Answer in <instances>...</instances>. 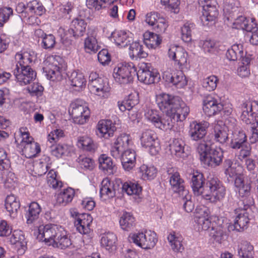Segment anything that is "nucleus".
<instances>
[{"label":"nucleus","instance_id":"obj_1","mask_svg":"<svg viewBox=\"0 0 258 258\" xmlns=\"http://www.w3.org/2000/svg\"><path fill=\"white\" fill-rule=\"evenodd\" d=\"M191 180V186L196 196H200L211 203L219 201L225 197V187L216 177H209L204 185L203 174L198 170H194Z\"/></svg>","mask_w":258,"mask_h":258},{"label":"nucleus","instance_id":"obj_2","mask_svg":"<svg viewBox=\"0 0 258 258\" xmlns=\"http://www.w3.org/2000/svg\"><path fill=\"white\" fill-rule=\"evenodd\" d=\"M156 102L160 109L166 113L165 116L171 119L174 124L176 122L184 120L190 111L179 97L165 93L156 95Z\"/></svg>","mask_w":258,"mask_h":258},{"label":"nucleus","instance_id":"obj_3","mask_svg":"<svg viewBox=\"0 0 258 258\" xmlns=\"http://www.w3.org/2000/svg\"><path fill=\"white\" fill-rule=\"evenodd\" d=\"M15 139L17 147L26 158L34 157L40 153L41 149L39 144L33 141L27 127H21L15 133Z\"/></svg>","mask_w":258,"mask_h":258},{"label":"nucleus","instance_id":"obj_4","mask_svg":"<svg viewBox=\"0 0 258 258\" xmlns=\"http://www.w3.org/2000/svg\"><path fill=\"white\" fill-rule=\"evenodd\" d=\"M226 169L225 173L230 178L235 177L234 184L236 191H238L240 196L242 198L247 197L250 194V186L245 182L242 176L240 175L242 167L236 162H233L230 159L225 161Z\"/></svg>","mask_w":258,"mask_h":258},{"label":"nucleus","instance_id":"obj_5","mask_svg":"<svg viewBox=\"0 0 258 258\" xmlns=\"http://www.w3.org/2000/svg\"><path fill=\"white\" fill-rule=\"evenodd\" d=\"M197 151L201 162L205 165L215 167L222 162L223 152L220 148H211L208 143L203 141L199 144Z\"/></svg>","mask_w":258,"mask_h":258},{"label":"nucleus","instance_id":"obj_6","mask_svg":"<svg viewBox=\"0 0 258 258\" xmlns=\"http://www.w3.org/2000/svg\"><path fill=\"white\" fill-rule=\"evenodd\" d=\"M128 240L142 249H151L155 246L158 238L154 231L146 230L130 233Z\"/></svg>","mask_w":258,"mask_h":258},{"label":"nucleus","instance_id":"obj_7","mask_svg":"<svg viewBox=\"0 0 258 258\" xmlns=\"http://www.w3.org/2000/svg\"><path fill=\"white\" fill-rule=\"evenodd\" d=\"M61 61V58L56 55L48 56L44 60L43 70L48 79L52 81L61 80L64 72Z\"/></svg>","mask_w":258,"mask_h":258},{"label":"nucleus","instance_id":"obj_8","mask_svg":"<svg viewBox=\"0 0 258 258\" xmlns=\"http://www.w3.org/2000/svg\"><path fill=\"white\" fill-rule=\"evenodd\" d=\"M136 75V68L131 62L119 63L113 69V78L120 84L130 83Z\"/></svg>","mask_w":258,"mask_h":258},{"label":"nucleus","instance_id":"obj_9","mask_svg":"<svg viewBox=\"0 0 258 258\" xmlns=\"http://www.w3.org/2000/svg\"><path fill=\"white\" fill-rule=\"evenodd\" d=\"M199 5L203 8L201 17L203 25L209 26L215 23L219 12L216 0H199Z\"/></svg>","mask_w":258,"mask_h":258},{"label":"nucleus","instance_id":"obj_10","mask_svg":"<svg viewBox=\"0 0 258 258\" xmlns=\"http://www.w3.org/2000/svg\"><path fill=\"white\" fill-rule=\"evenodd\" d=\"M144 116L147 121L156 127L163 131L170 130L174 126L171 119L165 115L161 117L156 110L147 109L145 111Z\"/></svg>","mask_w":258,"mask_h":258},{"label":"nucleus","instance_id":"obj_11","mask_svg":"<svg viewBox=\"0 0 258 258\" xmlns=\"http://www.w3.org/2000/svg\"><path fill=\"white\" fill-rule=\"evenodd\" d=\"M240 119L243 123L250 124L258 118V103L255 101H246L238 107Z\"/></svg>","mask_w":258,"mask_h":258},{"label":"nucleus","instance_id":"obj_12","mask_svg":"<svg viewBox=\"0 0 258 258\" xmlns=\"http://www.w3.org/2000/svg\"><path fill=\"white\" fill-rule=\"evenodd\" d=\"M69 112L72 115L74 122L79 124L85 123L90 116V110L88 106L80 101L72 103Z\"/></svg>","mask_w":258,"mask_h":258},{"label":"nucleus","instance_id":"obj_13","mask_svg":"<svg viewBox=\"0 0 258 258\" xmlns=\"http://www.w3.org/2000/svg\"><path fill=\"white\" fill-rule=\"evenodd\" d=\"M133 142L128 135L121 134L116 138L110 149L111 155L115 159H119L128 148L132 147Z\"/></svg>","mask_w":258,"mask_h":258},{"label":"nucleus","instance_id":"obj_14","mask_svg":"<svg viewBox=\"0 0 258 258\" xmlns=\"http://www.w3.org/2000/svg\"><path fill=\"white\" fill-rule=\"evenodd\" d=\"M60 227L54 224L40 225L37 229V238L48 245H52Z\"/></svg>","mask_w":258,"mask_h":258},{"label":"nucleus","instance_id":"obj_15","mask_svg":"<svg viewBox=\"0 0 258 258\" xmlns=\"http://www.w3.org/2000/svg\"><path fill=\"white\" fill-rule=\"evenodd\" d=\"M141 144L143 147L148 149L152 155H156L160 150L159 142L156 133L152 130L143 131L140 135Z\"/></svg>","mask_w":258,"mask_h":258},{"label":"nucleus","instance_id":"obj_16","mask_svg":"<svg viewBox=\"0 0 258 258\" xmlns=\"http://www.w3.org/2000/svg\"><path fill=\"white\" fill-rule=\"evenodd\" d=\"M162 78L166 82L177 88H182L187 84V80L182 71H173L168 68L162 72Z\"/></svg>","mask_w":258,"mask_h":258},{"label":"nucleus","instance_id":"obj_17","mask_svg":"<svg viewBox=\"0 0 258 258\" xmlns=\"http://www.w3.org/2000/svg\"><path fill=\"white\" fill-rule=\"evenodd\" d=\"M248 198V203L244 205V209L237 211V216L234 220V224L229 225L228 229L229 230H236L237 231H241L247 228L249 223L248 215L246 209L253 203V200L251 197H247Z\"/></svg>","mask_w":258,"mask_h":258},{"label":"nucleus","instance_id":"obj_18","mask_svg":"<svg viewBox=\"0 0 258 258\" xmlns=\"http://www.w3.org/2000/svg\"><path fill=\"white\" fill-rule=\"evenodd\" d=\"M138 80L146 85H150L155 82L160 78L159 74L157 72L150 70L149 64L143 63L141 64L139 70L136 71Z\"/></svg>","mask_w":258,"mask_h":258},{"label":"nucleus","instance_id":"obj_19","mask_svg":"<svg viewBox=\"0 0 258 258\" xmlns=\"http://www.w3.org/2000/svg\"><path fill=\"white\" fill-rule=\"evenodd\" d=\"M36 57V53L32 50L19 51L15 56L16 67L31 68V65L35 62Z\"/></svg>","mask_w":258,"mask_h":258},{"label":"nucleus","instance_id":"obj_20","mask_svg":"<svg viewBox=\"0 0 258 258\" xmlns=\"http://www.w3.org/2000/svg\"><path fill=\"white\" fill-rule=\"evenodd\" d=\"M17 82L21 85L24 86L30 84L36 77V72L31 68H19L17 67L14 70Z\"/></svg>","mask_w":258,"mask_h":258},{"label":"nucleus","instance_id":"obj_21","mask_svg":"<svg viewBox=\"0 0 258 258\" xmlns=\"http://www.w3.org/2000/svg\"><path fill=\"white\" fill-rule=\"evenodd\" d=\"M222 108V104L212 95L205 97L203 100V110L207 116L218 114L221 112Z\"/></svg>","mask_w":258,"mask_h":258},{"label":"nucleus","instance_id":"obj_22","mask_svg":"<svg viewBox=\"0 0 258 258\" xmlns=\"http://www.w3.org/2000/svg\"><path fill=\"white\" fill-rule=\"evenodd\" d=\"M88 87L91 93L97 96L99 98L107 99L110 95L109 85L107 81L102 78L93 82Z\"/></svg>","mask_w":258,"mask_h":258},{"label":"nucleus","instance_id":"obj_23","mask_svg":"<svg viewBox=\"0 0 258 258\" xmlns=\"http://www.w3.org/2000/svg\"><path fill=\"white\" fill-rule=\"evenodd\" d=\"M209 124L206 121H193L189 126L188 134L192 140L199 141L203 139L207 134Z\"/></svg>","mask_w":258,"mask_h":258},{"label":"nucleus","instance_id":"obj_24","mask_svg":"<svg viewBox=\"0 0 258 258\" xmlns=\"http://www.w3.org/2000/svg\"><path fill=\"white\" fill-rule=\"evenodd\" d=\"M111 40L119 47H125L133 40V34L129 31L119 30L112 33Z\"/></svg>","mask_w":258,"mask_h":258},{"label":"nucleus","instance_id":"obj_25","mask_svg":"<svg viewBox=\"0 0 258 258\" xmlns=\"http://www.w3.org/2000/svg\"><path fill=\"white\" fill-rule=\"evenodd\" d=\"M214 219L216 225L212 224V228L210 234L214 241L220 243L224 239V231L223 227H224V223H227V219L223 217L219 218L218 217H215Z\"/></svg>","mask_w":258,"mask_h":258},{"label":"nucleus","instance_id":"obj_26","mask_svg":"<svg viewBox=\"0 0 258 258\" xmlns=\"http://www.w3.org/2000/svg\"><path fill=\"white\" fill-rule=\"evenodd\" d=\"M116 188L113 181L108 178L103 179L100 187V197L101 200L105 201L115 197Z\"/></svg>","mask_w":258,"mask_h":258},{"label":"nucleus","instance_id":"obj_27","mask_svg":"<svg viewBox=\"0 0 258 258\" xmlns=\"http://www.w3.org/2000/svg\"><path fill=\"white\" fill-rule=\"evenodd\" d=\"M115 130L112 121L108 119H102L97 125V134L100 138L108 139L113 136Z\"/></svg>","mask_w":258,"mask_h":258},{"label":"nucleus","instance_id":"obj_28","mask_svg":"<svg viewBox=\"0 0 258 258\" xmlns=\"http://www.w3.org/2000/svg\"><path fill=\"white\" fill-rule=\"evenodd\" d=\"M136 153L132 147L128 148L125 150L119 159L121 160L123 169L126 171H130L135 167L136 164Z\"/></svg>","mask_w":258,"mask_h":258},{"label":"nucleus","instance_id":"obj_29","mask_svg":"<svg viewBox=\"0 0 258 258\" xmlns=\"http://www.w3.org/2000/svg\"><path fill=\"white\" fill-rule=\"evenodd\" d=\"M92 221L93 218L90 214L86 213L79 214L75 222L77 231L82 234L89 233Z\"/></svg>","mask_w":258,"mask_h":258},{"label":"nucleus","instance_id":"obj_30","mask_svg":"<svg viewBox=\"0 0 258 258\" xmlns=\"http://www.w3.org/2000/svg\"><path fill=\"white\" fill-rule=\"evenodd\" d=\"M98 29L93 27L89 29L88 36L84 40V48L87 52H96L99 46L97 40Z\"/></svg>","mask_w":258,"mask_h":258},{"label":"nucleus","instance_id":"obj_31","mask_svg":"<svg viewBox=\"0 0 258 258\" xmlns=\"http://www.w3.org/2000/svg\"><path fill=\"white\" fill-rule=\"evenodd\" d=\"M122 191L134 198H140L142 194V186L135 180H127L122 183Z\"/></svg>","mask_w":258,"mask_h":258},{"label":"nucleus","instance_id":"obj_32","mask_svg":"<svg viewBox=\"0 0 258 258\" xmlns=\"http://www.w3.org/2000/svg\"><path fill=\"white\" fill-rule=\"evenodd\" d=\"M185 143L180 139H173L170 140L169 144V150L172 155L177 158L184 159L187 154L184 151Z\"/></svg>","mask_w":258,"mask_h":258},{"label":"nucleus","instance_id":"obj_33","mask_svg":"<svg viewBox=\"0 0 258 258\" xmlns=\"http://www.w3.org/2000/svg\"><path fill=\"white\" fill-rule=\"evenodd\" d=\"M117 237L116 235L110 232L103 233L100 240L101 246L109 253L115 251L117 247Z\"/></svg>","mask_w":258,"mask_h":258},{"label":"nucleus","instance_id":"obj_34","mask_svg":"<svg viewBox=\"0 0 258 258\" xmlns=\"http://www.w3.org/2000/svg\"><path fill=\"white\" fill-rule=\"evenodd\" d=\"M54 241L52 246L60 249H66L72 245L69 233L62 226L59 227Z\"/></svg>","mask_w":258,"mask_h":258},{"label":"nucleus","instance_id":"obj_35","mask_svg":"<svg viewBox=\"0 0 258 258\" xmlns=\"http://www.w3.org/2000/svg\"><path fill=\"white\" fill-rule=\"evenodd\" d=\"M70 27V28L68 29V33L70 34L71 36L77 38L84 35L86 31L87 23L84 20L77 18L72 21Z\"/></svg>","mask_w":258,"mask_h":258},{"label":"nucleus","instance_id":"obj_36","mask_svg":"<svg viewBox=\"0 0 258 258\" xmlns=\"http://www.w3.org/2000/svg\"><path fill=\"white\" fill-rule=\"evenodd\" d=\"M71 85L76 91H80L85 88L87 84L86 79L84 74L79 71L73 72L69 77Z\"/></svg>","mask_w":258,"mask_h":258},{"label":"nucleus","instance_id":"obj_37","mask_svg":"<svg viewBox=\"0 0 258 258\" xmlns=\"http://www.w3.org/2000/svg\"><path fill=\"white\" fill-rule=\"evenodd\" d=\"M182 236L179 233L175 232H170L168 236L167 240L171 249L175 252H182L184 250L182 244Z\"/></svg>","mask_w":258,"mask_h":258},{"label":"nucleus","instance_id":"obj_38","mask_svg":"<svg viewBox=\"0 0 258 258\" xmlns=\"http://www.w3.org/2000/svg\"><path fill=\"white\" fill-rule=\"evenodd\" d=\"M157 173V168L152 165L143 164L138 169V174L143 180H151L155 178Z\"/></svg>","mask_w":258,"mask_h":258},{"label":"nucleus","instance_id":"obj_39","mask_svg":"<svg viewBox=\"0 0 258 258\" xmlns=\"http://www.w3.org/2000/svg\"><path fill=\"white\" fill-rule=\"evenodd\" d=\"M75 196L74 189L71 187L64 189L56 195V204L59 206H66L72 202Z\"/></svg>","mask_w":258,"mask_h":258},{"label":"nucleus","instance_id":"obj_40","mask_svg":"<svg viewBox=\"0 0 258 258\" xmlns=\"http://www.w3.org/2000/svg\"><path fill=\"white\" fill-rule=\"evenodd\" d=\"M228 130L221 121H218L214 127V137L216 142L220 144L225 143L228 139Z\"/></svg>","mask_w":258,"mask_h":258},{"label":"nucleus","instance_id":"obj_41","mask_svg":"<svg viewBox=\"0 0 258 258\" xmlns=\"http://www.w3.org/2000/svg\"><path fill=\"white\" fill-rule=\"evenodd\" d=\"M167 173L170 177V183L174 192H178L183 190V181L180 178L178 172L174 168H169L167 170Z\"/></svg>","mask_w":258,"mask_h":258},{"label":"nucleus","instance_id":"obj_42","mask_svg":"<svg viewBox=\"0 0 258 258\" xmlns=\"http://www.w3.org/2000/svg\"><path fill=\"white\" fill-rule=\"evenodd\" d=\"M247 137L243 131L236 128L232 132V138L231 141V147L233 149H240L246 143Z\"/></svg>","mask_w":258,"mask_h":258},{"label":"nucleus","instance_id":"obj_43","mask_svg":"<svg viewBox=\"0 0 258 258\" xmlns=\"http://www.w3.org/2000/svg\"><path fill=\"white\" fill-rule=\"evenodd\" d=\"M129 55L133 60L146 58L148 53L144 50V47L138 42H134L130 44Z\"/></svg>","mask_w":258,"mask_h":258},{"label":"nucleus","instance_id":"obj_44","mask_svg":"<svg viewBox=\"0 0 258 258\" xmlns=\"http://www.w3.org/2000/svg\"><path fill=\"white\" fill-rule=\"evenodd\" d=\"M74 153V147L67 144L56 145L51 150L52 155L57 158L72 156Z\"/></svg>","mask_w":258,"mask_h":258},{"label":"nucleus","instance_id":"obj_45","mask_svg":"<svg viewBox=\"0 0 258 258\" xmlns=\"http://www.w3.org/2000/svg\"><path fill=\"white\" fill-rule=\"evenodd\" d=\"M49 161L48 157L44 156L38 161L36 162L33 166V168L31 170V174L34 176H37L45 174L48 168L47 162Z\"/></svg>","mask_w":258,"mask_h":258},{"label":"nucleus","instance_id":"obj_46","mask_svg":"<svg viewBox=\"0 0 258 258\" xmlns=\"http://www.w3.org/2000/svg\"><path fill=\"white\" fill-rule=\"evenodd\" d=\"M119 222L121 228L125 231H130L136 225V220L133 215L126 211L121 215Z\"/></svg>","mask_w":258,"mask_h":258},{"label":"nucleus","instance_id":"obj_47","mask_svg":"<svg viewBox=\"0 0 258 258\" xmlns=\"http://www.w3.org/2000/svg\"><path fill=\"white\" fill-rule=\"evenodd\" d=\"M20 207L19 201L15 196L10 195L7 197L5 201V207L11 217H15L16 216Z\"/></svg>","mask_w":258,"mask_h":258},{"label":"nucleus","instance_id":"obj_48","mask_svg":"<svg viewBox=\"0 0 258 258\" xmlns=\"http://www.w3.org/2000/svg\"><path fill=\"white\" fill-rule=\"evenodd\" d=\"M143 37L145 44L151 49H155L158 47L162 41V38L159 35L149 31L146 32Z\"/></svg>","mask_w":258,"mask_h":258},{"label":"nucleus","instance_id":"obj_49","mask_svg":"<svg viewBox=\"0 0 258 258\" xmlns=\"http://www.w3.org/2000/svg\"><path fill=\"white\" fill-rule=\"evenodd\" d=\"M77 146L83 150L89 152H94L97 148L92 138L86 135L78 138Z\"/></svg>","mask_w":258,"mask_h":258},{"label":"nucleus","instance_id":"obj_50","mask_svg":"<svg viewBox=\"0 0 258 258\" xmlns=\"http://www.w3.org/2000/svg\"><path fill=\"white\" fill-rule=\"evenodd\" d=\"M226 57L230 61H235L244 58L243 46L241 44H235L229 48L226 54Z\"/></svg>","mask_w":258,"mask_h":258},{"label":"nucleus","instance_id":"obj_51","mask_svg":"<svg viewBox=\"0 0 258 258\" xmlns=\"http://www.w3.org/2000/svg\"><path fill=\"white\" fill-rule=\"evenodd\" d=\"M41 211L40 206L37 203H31L29 205L28 212L26 215L27 223L33 224L37 220Z\"/></svg>","mask_w":258,"mask_h":258},{"label":"nucleus","instance_id":"obj_52","mask_svg":"<svg viewBox=\"0 0 258 258\" xmlns=\"http://www.w3.org/2000/svg\"><path fill=\"white\" fill-rule=\"evenodd\" d=\"M98 161L100 170L109 173H113L115 166L110 157L102 154L99 157Z\"/></svg>","mask_w":258,"mask_h":258},{"label":"nucleus","instance_id":"obj_53","mask_svg":"<svg viewBox=\"0 0 258 258\" xmlns=\"http://www.w3.org/2000/svg\"><path fill=\"white\" fill-rule=\"evenodd\" d=\"M138 103L137 96L130 94L127 98L122 101H118L117 103L119 110L123 112L125 110H130L134 109V107Z\"/></svg>","mask_w":258,"mask_h":258},{"label":"nucleus","instance_id":"obj_54","mask_svg":"<svg viewBox=\"0 0 258 258\" xmlns=\"http://www.w3.org/2000/svg\"><path fill=\"white\" fill-rule=\"evenodd\" d=\"M174 64L177 65L179 68L182 70L188 69L189 67L188 54L182 47L177 54V57L174 61Z\"/></svg>","mask_w":258,"mask_h":258},{"label":"nucleus","instance_id":"obj_55","mask_svg":"<svg viewBox=\"0 0 258 258\" xmlns=\"http://www.w3.org/2000/svg\"><path fill=\"white\" fill-rule=\"evenodd\" d=\"M23 232L21 230H14L10 238V242L18 248L25 246L26 242Z\"/></svg>","mask_w":258,"mask_h":258},{"label":"nucleus","instance_id":"obj_56","mask_svg":"<svg viewBox=\"0 0 258 258\" xmlns=\"http://www.w3.org/2000/svg\"><path fill=\"white\" fill-rule=\"evenodd\" d=\"M250 59L248 57L242 58L241 62L239 63V66L237 70V75L239 76L242 78H245L249 76L250 75Z\"/></svg>","mask_w":258,"mask_h":258},{"label":"nucleus","instance_id":"obj_57","mask_svg":"<svg viewBox=\"0 0 258 258\" xmlns=\"http://www.w3.org/2000/svg\"><path fill=\"white\" fill-rule=\"evenodd\" d=\"M253 247L249 242L244 241L241 243L238 249L240 258H253Z\"/></svg>","mask_w":258,"mask_h":258},{"label":"nucleus","instance_id":"obj_58","mask_svg":"<svg viewBox=\"0 0 258 258\" xmlns=\"http://www.w3.org/2000/svg\"><path fill=\"white\" fill-rule=\"evenodd\" d=\"M27 8L33 14L41 16L44 12V8L42 4L37 0H33L27 4Z\"/></svg>","mask_w":258,"mask_h":258},{"label":"nucleus","instance_id":"obj_59","mask_svg":"<svg viewBox=\"0 0 258 258\" xmlns=\"http://www.w3.org/2000/svg\"><path fill=\"white\" fill-rule=\"evenodd\" d=\"M199 46L202 47L206 53H213L217 49L216 42L214 40L211 39L200 41Z\"/></svg>","mask_w":258,"mask_h":258},{"label":"nucleus","instance_id":"obj_60","mask_svg":"<svg viewBox=\"0 0 258 258\" xmlns=\"http://www.w3.org/2000/svg\"><path fill=\"white\" fill-rule=\"evenodd\" d=\"M195 25L193 23H186L181 28V39L185 42H189L191 40V30Z\"/></svg>","mask_w":258,"mask_h":258},{"label":"nucleus","instance_id":"obj_61","mask_svg":"<svg viewBox=\"0 0 258 258\" xmlns=\"http://www.w3.org/2000/svg\"><path fill=\"white\" fill-rule=\"evenodd\" d=\"M55 44V37L51 34L44 35V37H43L41 42V47L45 49H52L54 47Z\"/></svg>","mask_w":258,"mask_h":258},{"label":"nucleus","instance_id":"obj_62","mask_svg":"<svg viewBox=\"0 0 258 258\" xmlns=\"http://www.w3.org/2000/svg\"><path fill=\"white\" fill-rule=\"evenodd\" d=\"M217 82V78L215 76H211L203 79L202 85L206 90L212 91L216 89Z\"/></svg>","mask_w":258,"mask_h":258},{"label":"nucleus","instance_id":"obj_63","mask_svg":"<svg viewBox=\"0 0 258 258\" xmlns=\"http://www.w3.org/2000/svg\"><path fill=\"white\" fill-rule=\"evenodd\" d=\"M212 218L210 216L205 217L201 219L195 220L198 226L199 230H207L210 228H212Z\"/></svg>","mask_w":258,"mask_h":258},{"label":"nucleus","instance_id":"obj_64","mask_svg":"<svg viewBox=\"0 0 258 258\" xmlns=\"http://www.w3.org/2000/svg\"><path fill=\"white\" fill-rule=\"evenodd\" d=\"M13 9L10 7L0 8V27H3L13 15Z\"/></svg>","mask_w":258,"mask_h":258}]
</instances>
